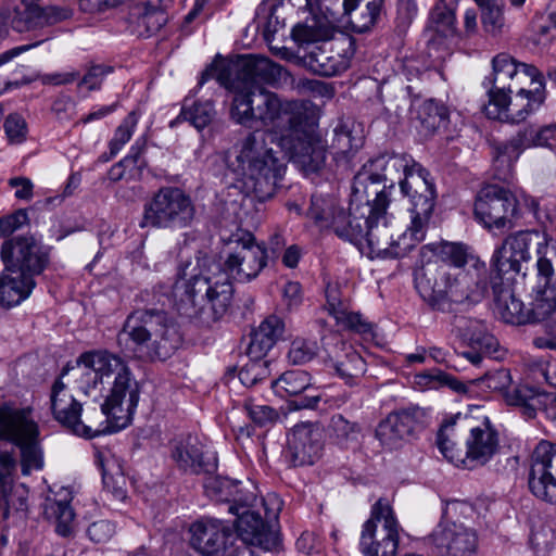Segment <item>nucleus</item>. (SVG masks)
Instances as JSON below:
<instances>
[{
  "label": "nucleus",
  "instance_id": "obj_1",
  "mask_svg": "<svg viewBox=\"0 0 556 556\" xmlns=\"http://www.w3.org/2000/svg\"><path fill=\"white\" fill-rule=\"evenodd\" d=\"M236 247L227 252L222 264H216L206 274L186 280L182 292L176 286V308L179 315L211 326L220 320L229 311L233 286L231 280L250 282L266 267L269 258L264 244L257 243L250 231L238 230L229 238Z\"/></svg>",
  "mask_w": 556,
  "mask_h": 556
},
{
  "label": "nucleus",
  "instance_id": "obj_2",
  "mask_svg": "<svg viewBox=\"0 0 556 556\" xmlns=\"http://www.w3.org/2000/svg\"><path fill=\"white\" fill-rule=\"evenodd\" d=\"M229 115L232 122L247 128L256 125L274 127L286 117L287 128L277 138L278 146L290 160L308 170L324 163V149L315 132L316 111L305 101H282L266 88H247L233 92Z\"/></svg>",
  "mask_w": 556,
  "mask_h": 556
},
{
  "label": "nucleus",
  "instance_id": "obj_3",
  "mask_svg": "<svg viewBox=\"0 0 556 556\" xmlns=\"http://www.w3.org/2000/svg\"><path fill=\"white\" fill-rule=\"evenodd\" d=\"M269 132L254 129L225 153L227 169L243 184L247 194L260 202L271 199L281 181L286 163L267 146Z\"/></svg>",
  "mask_w": 556,
  "mask_h": 556
},
{
  "label": "nucleus",
  "instance_id": "obj_4",
  "mask_svg": "<svg viewBox=\"0 0 556 556\" xmlns=\"http://www.w3.org/2000/svg\"><path fill=\"white\" fill-rule=\"evenodd\" d=\"M51 247L42 244L33 235L5 239L0 248L4 266L0 275V306L10 308L21 304L36 288L35 278L51 263Z\"/></svg>",
  "mask_w": 556,
  "mask_h": 556
},
{
  "label": "nucleus",
  "instance_id": "obj_5",
  "mask_svg": "<svg viewBox=\"0 0 556 556\" xmlns=\"http://www.w3.org/2000/svg\"><path fill=\"white\" fill-rule=\"evenodd\" d=\"M117 341L134 357L144 361H166L181 345L177 324L163 309L139 308L126 318Z\"/></svg>",
  "mask_w": 556,
  "mask_h": 556
},
{
  "label": "nucleus",
  "instance_id": "obj_6",
  "mask_svg": "<svg viewBox=\"0 0 556 556\" xmlns=\"http://www.w3.org/2000/svg\"><path fill=\"white\" fill-rule=\"evenodd\" d=\"M140 397V386L136 379H130L127 372L114 378L110 393L106 395L101 407L88 410L84 419L79 417L73 434L85 439H92L111 432L110 421L118 422L122 426L130 420Z\"/></svg>",
  "mask_w": 556,
  "mask_h": 556
},
{
  "label": "nucleus",
  "instance_id": "obj_7",
  "mask_svg": "<svg viewBox=\"0 0 556 556\" xmlns=\"http://www.w3.org/2000/svg\"><path fill=\"white\" fill-rule=\"evenodd\" d=\"M16 446L21 454V471L29 476L43 468L40 429L30 407H17L12 402L0 404V442Z\"/></svg>",
  "mask_w": 556,
  "mask_h": 556
},
{
  "label": "nucleus",
  "instance_id": "obj_8",
  "mask_svg": "<svg viewBox=\"0 0 556 556\" xmlns=\"http://www.w3.org/2000/svg\"><path fill=\"white\" fill-rule=\"evenodd\" d=\"M364 165L378 174L384 185H392L393 191L395 181L399 180L401 192L408 198L410 204L426 194L430 201L437 200L435 186L429 179V172L406 153L381 154Z\"/></svg>",
  "mask_w": 556,
  "mask_h": 556
},
{
  "label": "nucleus",
  "instance_id": "obj_9",
  "mask_svg": "<svg viewBox=\"0 0 556 556\" xmlns=\"http://www.w3.org/2000/svg\"><path fill=\"white\" fill-rule=\"evenodd\" d=\"M194 216L190 195L179 187L164 186L144 202L139 227L179 230L190 227Z\"/></svg>",
  "mask_w": 556,
  "mask_h": 556
},
{
  "label": "nucleus",
  "instance_id": "obj_10",
  "mask_svg": "<svg viewBox=\"0 0 556 556\" xmlns=\"http://www.w3.org/2000/svg\"><path fill=\"white\" fill-rule=\"evenodd\" d=\"M455 421H447L438 431L437 444L443 456L450 462H463L471 467L486 464L498 451V432L488 418L469 430L466 440V459H460L454 451L452 437L455 432Z\"/></svg>",
  "mask_w": 556,
  "mask_h": 556
},
{
  "label": "nucleus",
  "instance_id": "obj_11",
  "mask_svg": "<svg viewBox=\"0 0 556 556\" xmlns=\"http://www.w3.org/2000/svg\"><path fill=\"white\" fill-rule=\"evenodd\" d=\"M400 529L390 503L379 498L371 507L369 519L363 525L361 552L365 556H396Z\"/></svg>",
  "mask_w": 556,
  "mask_h": 556
},
{
  "label": "nucleus",
  "instance_id": "obj_12",
  "mask_svg": "<svg viewBox=\"0 0 556 556\" xmlns=\"http://www.w3.org/2000/svg\"><path fill=\"white\" fill-rule=\"evenodd\" d=\"M518 208L514 193L498 185L480 189L475 202V216L488 229L513 227L511 218Z\"/></svg>",
  "mask_w": 556,
  "mask_h": 556
},
{
  "label": "nucleus",
  "instance_id": "obj_13",
  "mask_svg": "<svg viewBox=\"0 0 556 556\" xmlns=\"http://www.w3.org/2000/svg\"><path fill=\"white\" fill-rule=\"evenodd\" d=\"M493 72L485 77L483 86L486 89L489 103L494 101L503 104L506 93H511L523 79L540 78L541 72L531 64L517 63L510 55L500 53L492 60Z\"/></svg>",
  "mask_w": 556,
  "mask_h": 556
},
{
  "label": "nucleus",
  "instance_id": "obj_14",
  "mask_svg": "<svg viewBox=\"0 0 556 556\" xmlns=\"http://www.w3.org/2000/svg\"><path fill=\"white\" fill-rule=\"evenodd\" d=\"M378 177V174L372 173L365 165L356 173L350 198L354 212L367 215L376 214V216L387 213L393 186L384 185V181Z\"/></svg>",
  "mask_w": 556,
  "mask_h": 556
},
{
  "label": "nucleus",
  "instance_id": "obj_15",
  "mask_svg": "<svg viewBox=\"0 0 556 556\" xmlns=\"http://www.w3.org/2000/svg\"><path fill=\"white\" fill-rule=\"evenodd\" d=\"M531 89L518 88L514 98L509 93L505 94L504 103L494 101L484 105L485 115L492 119H502L505 117L511 123L525 121L529 114L536 111L545 100V90L543 75L540 78L530 80Z\"/></svg>",
  "mask_w": 556,
  "mask_h": 556
},
{
  "label": "nucleus",
  "instance_id": "obj_16",
  "mask_svg": "<svg viewBox=\"0 0 556 556\" xmlns=\"http://www.w3.org/2000/svg\"><path fill=\"white\" fill-rule=\"evenodd\" d=\"M528 484L540 500L556 505V444L542 440L531 455Z\"/></svg>",
  "mask_w": 556,
  "mask_h": 556
},
{
  "label": "nucleus",
  "instance_id": "obj_17",
  "mask_svg": "<svg viewBox=\"0 0 556 556\" xmlns=\"http://www.w3.org/2000/svg\"><path fill=\"white\" fill-rule=\"evenodd\" d=\"M426 416L418 406L393 410L379 422L376 438L384 447L396 448L425 427Z\"/></svg>",
  "mask_w": 556,
  "mask_h": 556
},
{
  "label": "nucleus",
  "instance_id": "obj_18",
  "mask_svg": "<svg viewBox=\"0 0 556 556\" xmlns=\"http://www.w3.org/2000/svg\"><path fill=\"white\" fill-rule=\"evenodd\" d=\"M353 41L343 37L333 41H326L313 47L302 56L303 65L316 75L324 77L336 76L350 65Z\"/></svg>",
  "mask_w": 556,
  "mask_h": 556
},
{
  "label": "nucleus",
  "instance_id": "obj_19",
  "mask_svg": "<svg viewBox=\"0 0 556 556\" xmlns=\"http://www.w3.org/2000/svg\"><path fill=\"white\" fill-rule=\"evenodd\" d=\"M538 232L520 231L508 236L494 251L491 260V276L509 277L522 271V263L530 260V244Z\"/></svg>",
  "mask_w": 556,
  "mask_h": 556
},
{
  "label": "nucleus",
  "instance_id": "obj_20",
  "mask_svg": "<svg viewBox=\"0 0 556 556\" xmlns=\"http://www.w3.org/2000/svg\"><path fill=\"white\" fill-rule=\"evenodd\" d=\"M190 546L201 556H224L232 536L231 529L222 520L201 518L189 528Z\"/></svg>",
  "mask_w": 556,
  "mask_h": 556
},
{
  "label": "nucleus",
  "instance_id": "obj_21",
  "mask_svg": "<svg viewBox=\"0 0 556 556\" xmlns=\"http://www.w3.org/2000/svg\"><path fill=\"white\" fill-rule=\"evenodd\" d=\"M431 540L440 556H475L478 549L476 531L462 523L441 521Z\"/></svg>",
  "mask_w": 556,
  "mask_h": 556
},
{
  "label": "nucleus",
  "instance_id": "obj_22",
  "mask_svg": "<svg viewBox=\"0 0 556 556\" xmlns=\"http://www.w3.org/2000/svg\"><path fill=\"white\" fill-rule=\"evenodd\" d=\"M323 430L317 422L296 424L288 434V453L293 466L313 465L323 452Z\"/></svg>",
  "mask_w": 556,
  "mask_h": 556
},
{
  "label": "nucleus",
  "instance_id": "obj_23",
  "mask_svg": "<svg viewBox=\"0 0 556 556\" xmlns=\"http://www.w3.org/2000/svg\"><path fill=\"white\" fill-rule=\"evenodd\" d=\"M434 206L435 201H430L427 194L418 197L416 203L410 204V225L396 239L393 238L389 258L405 256L425 239Z\"/></svg>",
  "mask_w": 556,
  "mask_h": 556
},
{
  "label": "nucleus",
  "instance_id": "obj_24",
  "mask_svg": "<svg viewBox=\"0 0 556 556\" xmlns=\"http://www.w3.org/2000/svg\"><path fill=\"white\" fill-rule=\"evenodd\" d=\"M287 71L270 59L260 55H249L242 59L237 77L232 83V91L243 87L256 89L264 85L274 86L279 83Z\"/></svg>",
  "mask_w": 556,
  "mask_h": 556
},
{
  "label": "nucleus",
  "instance_id": "obj_25",
  "mask_svg": "<svg viewBox=\"0 0 556 556\" xmlns=\"http://www.w3.org/2000/svg\"><path fill=\"white\" fill-rule=\"evenodd\" d=\"M70 369L75 370L86 383L92 382L93 388L103 376H110L114 372H116L115 378L123 372H127L130 379H135L124 361L106 350L88 351L80 354L76 361V366H70Z\"/></svg>",
  "mask_w": 556,
  "mask_h": 556
},
{
  "label": "nucleus",
  "instance_id": "obj_26",
  "mask_svg": "<svg viewBox=\"0 0 556 556\" xmlns=\"http://www.w3.org/2000/svg\"><path fill=\"white\" fill-rule=\"evenodd\" d=\"M17 468V459L13 451H0V508L7 519L11 511L27 510L28 489L25 484L14 486L13 478Z\"/></svg>",
  "mask_w": 556,
  "mask_h": 556
},
{
  "label": "nucleus",
  "instance_id": "obj_27",
  "mask_svg": "<svg viewBox=\"0 0 556 556\" xmlns=\"http://www.w3.org/2000/svg\"><path fill=\"white\" fill-rule=\"evenodd\" d=\"M271 388L280 397L296 396V409L316 408L321 400L319 390L312 384V377L304 370H288L271 382Z\"/></svg>",
  "mask_w": 556,
  "mask_h": 556
},
{
  "label": "nucleus",
  "instance_id": "obj_28",
  "mask_svg": "<svg viewBox=\"0 0 556 556\" xmlns=\"http://www.w3.org/2000/svg\"><path fill=\"white\" fill-rule=\"evenodd\" d=\"M531 147H538L535 128L531 125L519 128L517 134L508 141L495 144L494 166L497 169L496 177L501 180H507L511 176L515 162L526 149Z\"/></svg>",
  "mask_w": 556,
  "mask_h": 556
},
{
  "label": "nucleus",
  "instance_id": "obj_29",
  "mask_svg": "<svg viewBox=\"0 0 556 556\" xmlns=\"http://www.w3.org/2000/svg\"><path fill=\"white\" fill-rule=\"evenodd\" d=\"M170 457L179 470L190 475L211 472L215 468V463L206 457L199 438L191 434L172 443Z\"/></svg>",
  "mask_w": 556,
  "mask_h": 556
},
{
  "label": "nucleus",
  "instance_id": "obj_30",
  "mask_svg": "<svg viewBox=\"0 0 556 556\" xmlns=\"http://www.w3.org/2000/svg\"><path fill=\"white\" fill-rule=\"evenodd\" d=\"M513 277L491 276L490 283L494 296L495 311L507 324L526 325L529 315L523 303L516 298L511 285Z\"/></svg>",
  "mask_w": 556,
  "mask_h": 556
},
{
  "label": "nucleus",
  "instance_id": "obj_31",
  "mask_svg": "<svg viewBox=\"0 0 556 556\" xmlns=\"http://www.w3.org/2000/svg\"><path fill=\"white\" fill-rule=\"evenodd\" d=\"M70 370L67 364L61 372V377L54 381L50 393V407L53 418L71 433L79 417L81 416L83 406L77 401L67 386L61 380Z\"/></svg>",
  "mask_w": 556,
  "mask_h": 556
},
{
  "label": "nucleus",
  "instance_id": "obj_32",
  "mask_svg": "<svg viewBox=\"0 0 556 556\" xmlns=\"http://www.w3.org/2000/svg\"><path fill=\"white\" fill-rule=\"evenodd\" d=\"M448 283V269L443 266L421 268L415 273V288L425 303L432 309L442 312L447 302L444 298Z\"/></svg>",
  "mask_w": 556,
  "mask_h": 556
},
{
  "label": "nucleus",
  "instance_id": "obj_33",
  "mask_svg": "<svg viewBox=\"0 0 556 556\" xmlns=\"http://www.w3.org/2000/svg\"><path fill=\"white\" fill-rule=\"evenodd\" d=\"M285 333V320L277 315L267 316L251 331L247 355L251 361H262L278 341L283 340Z\"/></svg>",
  "mask_w": 556,
  "mask_h": 556
},
{
  "label": "nucleus",
  "instance_id": "obj_34",
  "mask_svg": "<svg viewBox=\"0 0 556 556\" xmlns=\"http://www.w3.org/2000/svg\"><path fill=\"white\" fill-rule=\"evenodd\" d=\"M169 0H138L129 7L128 20L141 36L156 34L167 22L165 8Z\"/></svg>",
  "mask_w": 556,
  "mask_h": 556
},
{
  "label": "nucleus",
  "instance_id": "obj_35",
  "mask_svg": "<svg viewBox=\"0 0 556 556\" xmlns=\"http://www.w3.org/2000/svg\"><path fill=\"white\" fill-rule=\"evenodd\" d=\"M315 132L319 136L323 149H324V163L316 170H308L306 168L302 169L306 173H317L319 172L326 163L327 153H331L334 160H340L341 157H348V155L356 151L361 147V139L352 136V129L349 122L339 119L337 125L331 130V142L328 143V140H324L320 131L318 130V117L316 116V128Z\"/></svg>",
  "mask_w": 556,
  "mask_h": 556
},
{
  "label": "nucleus",
  "instance_id": "obj_36",
  "mask_svg": "<svg viewBox=\"0 0 556 556\" xmlns=\"http://www.w3.org/2000/svg\"><path fill=\"white\" fill-rule=\"evenodd\" d=\"M367 218L364 243L367 244L369 256L389 258L393 233L387 213H382V216L370 214Z\"/></svg>",
  "mask_w": 556,
  "mask_h": 556
},
{
  "label": "nucleus",
  "instance_id": "obj_37",
  "mask_svg": "<svg viewBox=\"0 0 556 556\" xmlns=\"http://www.w3.org/2000/svg\"><path fill=\"white\" fill-rule=\"evenodd\" d=\"M460 0H434L428 14V28L451 39L459 35L457 9Z\"/></svg>",
  "mask_w": 556,
  "mask_h": 556
},
{
  "label": "nucleus",
  "instance_id": "obj_38",
  "mask_svg": "<svg viewBox=\"0 0 556 556\" xmlns=\"http://www.w3.org/2000/svg\"><path fill=\"white\" fill-rule=\"evenodd\" d=\"M334 27L323 15H313L292 27L291 37L299 48H307L309 45L324 43L331 40Z\"/></svg>",
  "mask_w": 556,
  "mask_h": 556
},
{
  "label": "nucleus",
  "instance_id": "obj_39",
  "mask_svg": "<svg viewBox=\"0 0 556 556\" xmlns=\"http://www.w3.org/2000/svg\"><path fill=\"white\" fill-rule=\"evenodd\" d=\"M367 223V214L354 212L350 202L349 212L344 208L337 211V215L331 219V229L339 238L363 248Z\"/></svg>",
  "mask_w": 556,
  "mask_h": 556
},
{
  "label": "nucleus",
  "instance_id": "obj_40",
  "mask_svg": "<svg viewBox=\"0 0 556 556\" xmlns=\"http://www.w3.org/2000/svg\"><path fill=\"white\" fill-rule=\"evenodd\" d=\"M504 400L508 405L520 407L522 415L531 419L538 410L546 407L549 394L527 384H517L510 386L504 393Z\"/></svg>",
  "mask_w": 556,
  "mask_h": 556
},
{
  "label": "nucleus",
  "instance_id": "obj_41",
  "mask_svg": "<svg viewBox=\"0 0 556 556\" xmlns=\"http://www.w3.org/2000/svg\"><path fill=\"white\" fill-rule=\"evenodd\" d=\"M338 350L332 359V367L346 384H356L366 372L365 359L351 344L345 342H341Z\"/></svg>",
  "mask_w": 556,
  "mask_h": 556
},
{
  "label": "nucleus",
  "instance_id": "obj_42",
  "mask_svg": "<svg viewBox=\"0 0 556 556\" xmlns=\"http://www.w3.org/2000/svg\"><path fill=\"white\" fill-rule=\"evenodd\" d=\"M422 263L441 261L455 267H464L468 262V248L460 242L441 241L429 243L420 249Z\"/></svg>",
  "mask_w": 556,
  "mask_h": 556
},
{
  "label": "nucleus",
  "instance_id": "obj_43",
  "mask_svg": "<svg viewBox=\"0 0 556 556\" xmlns=\"http://www.w3.org/2000/svg\"><path fill=\"white\" fill-rule=\"evenodd\" d=\"M450 112L444 103L434 99H428L416 106V117L418 130L429 137L439 130L446 128L448 124Z\"/></svg>",
  "mask_w": 556,
  "mask_h": 556
},
{
  "label": "nucleus",
  "instance_id": "obj_44",
  "mask_svg": "<svg viewBox=\"0 0 556 556\" xmlns=\"http://www.w3.org/2000/svg\"><path fill=\"white\" fill-rule=\"evenodd\" d=\"M71 501V493L65 490L60 498L48 497L45 503L46 518L55 523V531L62 536H68L73 532L75 514Z\"/></svg>",
  "mask_w": 556,
  "mask_h": 556
},
{
  "label": "nucleus",
  "instance_id": "obj_45",
  "mask_svg": "<svg viewBox=\"0 0 556 556\" xmlns=\"http://www.w3.org/2000/svg\"><path fill=\"white\" fill-rule=\"evenodd\" d=\"M471 278L469 275L458 273L453 275L448 270V283H446L444 298L447 302L442 313H452L456 306L465 302H478L480 294L470 290Z\"/></svg>",
  "mask_w": 556,
  "mask_h": 556
},
{
  "label": "nucleus",
  "instance_id": "obj_46",
  "mask_svg": "<svg viewBox=\"0 0 556 556\" xmlns=\"http://www.w3.org/2000/svg\"><path fill=\"white\" fill-rule=\"evenodd\" d=\"M236 530L242 540L252 544H261L268 532V523L258 511L252 508L237 514Z\"/></svg>",
  "mask_w": 556,
  "mask_h": 556
},
{
  "label": "nucleus",
  "instance_id": "obj_47",
  "mask_svg": "<svg viewBox=\"0 0 556 556\" xmlns=\"http://www.w3.org/2000/svg\"><path fill=\"white\" fill-rule=\"evenodd\" d=\"M328 433L332 443L340 448L348 450L357 445L362 427L358 422L351 421L341 414H336L330 418Z\"/></svg>",
  "mask_w": 556,
  "mask_h": 556
},
{
  "label": "nucleus",
  "instance_id": "obj_48",
  "mask_svg": "<svg viewBox=\"0 0 556 556\" xmlns=\"http://www.w3.org/2000/svg\"><path fill=\"white\" fill-rule=\"evenodd\" d=\"M186 98L177 117V121H188L198 130L204 129L211 124L216 115L214 104L210 100L205 101H192Z\"/></svg>",
  "mask_w": 556,
  "mask_h": 556
},
{
  "label": "nucleus",
  "instance_id": "obj_49",
  "mask_svg": "<svg viewBox=\"0 0 556 556\" xmlns=\"http://www.w3.org/2000/svg\"><path fill=\"white\" fill-rule=\"evenodd\" d=\"M504 7L502 0H486L479 7L483 30L492 37L500 36L504 30Z\"/></svg>",
  "mask_w": 556,
  "mask_h": 556
},
{
  "label": "nucleus",
  "instance_id": "obj_50",
  "mask_svg": "<svg viewBox=\"0 0 556 556\" xmlns=\"http://www.w3.org/2000/svg\"><path fill=\"white\" fill-rule=\"evenodd\" d=\"M383 0H371L359 12H352L350 16V24L352 30L358 34H364L370 30L378 22Z\"/></svg>",
  "mask_w": 556,
  "mask_h": 556
},
{
  "label": "nucleus",
  "instance_id": "obj_51",
  "mask_svg": "<svg viewBox=\"0 0 556 556\" xmlns=\"http://www.w3.org/2000/svg\"><path fill=\"white\" fill-rule=\"evenodd\" d=\"M556 311V290L552 287H544L527 309L529 315L528 324H535L547 319Z\"/></svg>",
  "mask_w": 556,
  "mask_h": 556
},
{
  "label": "nucleus",
  "instance_id": "obj_52",
  "mask_svg": "<svg viewBox=\"0 0 556 556\" xmlns=\"http://www.w3.org/2000/svg\"><path fill=\"white\" fill-rule=\"evenodd\" d=\"M453 325L457 330L458 334L470 343L481 344L485 342L488 345L494 338L485 333L484 325L476 319H470L464 316H454Z\"/></svg>",
  "mask_w": 556,
  "mask_h": 556
},
{
  "label": "nucleus",
  "instance_id": "obj_53",
  "mask_svg": "<svg viewBox=\"0 0 556 556\" xmlns=\"http://www.w3.org/2000/svg\"><path fill=\"white\" fill-rule=\"evenodd\" d=\"M341 208L336 206L330 200L313 195L306 215L320 228L331 229V219L337 215V211Z\"/></svg>",
  "mask_w": 556,
  "mask_h": 556
},
{
  "label": "nucleus",
  "instance_id": "obj_54",
  "mask_svg": "<svg viewBox=\"0 0 556 556\" xmlns=\"http://www.w3.org/2000/svg\"><path fill=\"white\" fill-rule=\"evenodd\" d=\"M319 351L316 340L295 338L291 341L288 351V359L293 365H304L314 359Z\"/></svg>",
  "mask_w": 556,
  "mask_h": 556
},
{
  "label": "nucleus",
  "instance_id": "obj_55",
  "mask_svg": "<svg viewBox=\"0 0 556 556\" xmlns=\"http://www.w3.org/2000/svg\"><path fill=\"white\" fill-rule=\"evenodd\" d=\"M237 483L229 478H210L204 485L205 493L217 503H230L231 496L237 494Z\"/></svg>",
  "mask_w": 556,
  "mask_h": 556
},
{
  "label": "nucleus",
  "instance_id": "obj_56",
  "mask_svg": "<svg viewBox=\"0 0 556 556\" xmlns=\"http://www.w3.org/2000/svg\"><path fill=\"white\" fill-rule=\"evenodd\" d=\"M243 408L251 421L260 428L274 425L279 418V414L274 407L256 404L252 399L244 400Z\"/></svg>",
  "mask_w": 556,
  "mask_h": 556
},
{
  "label": "nucleus",
  "instance_id": "obj_57",
  "mask_svg": "<svg viewBox=\"0 0 556 556\" xmlns=\"http://www.w3.org/2000/svg\"><path fill=\"white\" fill-rule=\"evenodd\" d=\"M476 384L481 390L500 392L504 396V393L510 388L511 384L510 371L505 368L489 371L483 377L476 379Z\"/></svg>",
  "mask_w": 556,
  "mask_h": 556
},
{
  "label": "nucleus",
  "instance_id": "obj_58",
  "mask_svg": "<svg viewBox=\"0 0 556 556\" xmlns=\"http://www.w3.org/2000/svg\"><path fill=\"white\" fill-rule=\"evenodd\" d=\"M137 123L138 116L135 111H131L115 129L114 136L109 142L110 156L116 155L130 140Z\"/></svg>",
  "mask_w": 556,
  "mask_h": 556
},
{
  "label": "nucleus",
  "instance_id": "obj_59",
  "mask_svg": "<svg viewBox=\"0 0 556 556\" xmlns=\"http://www.w3.org/2000/svg\"><path fill=\"white\" fill-rule=\"evenodd\" d=\"M319 529L305 530L295 542L296 549L306 555H318L325 551V539Z\"/></svg>",
  "mask_w": 556,
  "mask_h": 556
},
{
  "label": "nucleus",
  "instance_id": "obj_60",
  "mask_svg": "<svg viewBox=\"0 0 556 556\" xmlns=\"http://www.w3.org/2000/svg\"><path fill=\"white\" fill-rule=\"evenodd\" d=\"M13 27L17 31H28L37 28H43L41 7L25 4V10L14 18Z\"/></svg>",
  "mask_w": 556,
  "mask_h": 556
},
{
  "label": "nucleus",
  "instance_id": "obj_61",
  "mask_svg": "<svg viewBox=\"0 0 556 556\" xmlns=\"http://www.w3.org/2000/svg\"><path fill=\"white\" fill-rule=\"evenodd\" d=\"M336 323L342 329L351 330L359 334L370 333L372 326L365 320L359 313L351 312L350 305L334 317Z\"/></svg>",
  "mask_w": 556,
  "mask_h": 556
},
{
  "label": "nucleus",
  "instance_id": "obj_62",
  "mask_svg": "<svg viewBox=\"0 0 556 556\" xmlns=\"http://www.w3.org/2000/svg\"><path fill=\"white\" fill-rule=\"evenodd\" d=\"M146 149V140L144 139H138L135 144L131 147L130 152L128 155H126L123 160L114 164L108 175L109 179L111 181H119L124 178H128L127 172H126V164L127 163H136L138 156L142 155L143 151Z\"/></svg>",
  "mask_w": 556,
  "mask_h": 556
},
{
  "label": "nucleus",
  "instance_id": "obj_63",
  "mask_svg": "<svg viewBox=\"0 0 556 556\" xmlns=\"http://www.w3.org/2000/svg\"><path fill=\"white\" fill-rule=\"evenodd\" d=\"M538 273L544 279V287H552L556 290V248L553 247L538 260Z\"/></svg>",
  "mask_w": 556,
  "mask_h": 556
},
{
  "label": "nucleus",
  "instance_id": "obj_64",
  "mask_svg": "<svg viewBox=\"0 0 556 556\" xmlns=\"http://www.w3.org/2000/svg\"><path fill=\"white\" fill-rule=\"evenodd\" d=\"M113 72L114 67L109 64L91 63L79 81V86H87L89 91L98 90L101 88L104 78Z\"/></svg>",
  "mask_w": 556,
  "mask_h": 556
}]
</instances>
